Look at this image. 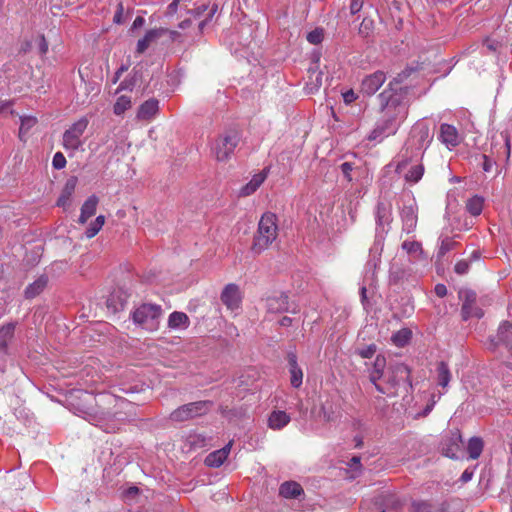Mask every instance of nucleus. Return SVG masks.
<instances>
[{"label":"nucleus","instance_id":"obj_26","mask_svg":"<svg viewBox=\"0 0 512 512\" xmlns=\"http://www.w3.org/2000/svg\"><path fill=\"white\" fill-rule=\"evenodd\" d=\"M391 205L384 202H378L376 207V224L378 227L384 228L391 222Z\"/></svg>","mask_w":512,"mask_h":512},{"label":"nucleus","instance_id":"obj_5","mask_svg":"<svg viewBox=\"0 0 512 512\" xmlns=\"http://www.w3.org/2000/svg\"><path fill=\"white\" fill-rule=\"evenodd\" d=\"M212 402L197 401L182 405L170 414V419L175 422H184L195 417L205 415L210 411Z\"/></svg>","mask_w":512,"mask_h":512},{"label":"nucleus","instance_id":"obj_37","mask_svg":"<svg viewBox=\"0 0 512 512\" xmlns=\"http://www.w3.org/2000/svg\"><path fill=\"white\" fill-rule=\"evenodd\" d=\"M413 72H415L414 68H406V69H404L396 77H394L392 81H390L389 89H387V90L394 94V92H396L398 90L397 85H399L405 79H407Z\"/></svg>","mask_w":512,"mask_h":512},{"label":"nucleus","instance_id":"obj_28","mask_svg":"<svg viewBox=\"0 0 512 512\" xmlns=\"http://www.w3.org/2000/svg\"><path fill=\"white\" fill-rule=\"evenodd\" d=\"M76 187V179L70 178L67 180L58 200H57V206L66 208L70 204V199L72 194L74 193Z\"/></svg>","mask_w":512,"mask_h":512},{"label":"nucleus","instance_id":"obj_9","mask_svg":"<svg viewBox=\"0 0 512 512\" xmlns=\"http://www.w3.org/2000/svg\"><path fill=\"white\" fill-rule=\"evenodd\" d=\"M389 369L391 375L388 379V383L394 388H398L403 385L406 392H408V388H412L410 368L404 363H395L391 365Z\"/></svg>","mask_w":512,"mask_h":512},{"label":"nucleus","instance_id":"obj_15","mask_svg":"<svg viewBox=\"0 0 512 512\" xmlns=\"http://www.w3.org/2000/svg\"><path fill=\"white\" fill-rule=\"evenodd\" d=\"M398 123H394L391 119H383V121L372 130L368 139L370 141L377 140L383 136L395 134L398 129Z\"/></svg>","mask_w":512,"mask_h":512},{"label":"nucleus","instance_id":"obj_63","mask_svg":"<svg viewBox=\"0 0 512 512\" xmlns=\"http://www.w3.org/2000/svg\"><path fill=\"white\" fill-rule=\"evenodd\" d=\"M485 45L487 46V48L491 51H496L499 47V42L498 41H495V40H491V39H486L485 40Z\"/></svg>","mask_w":512,"mask_h":512},{"label":"nucleus","instance_id":"obj_56","mask_svg":"<svg viewBox=\"0 0 512 512\" xmlns=\"http://www.w3.org/2000/svg\"><path fill=\"white\" fill-rule=\"evenodd\" d=\"M267 177V173L265 170H263L262 172L256 174L253 176V178L251 180H253V182L258 185V187H260V185L264 182V180L266 179Z\"/></svg>","mask_w":512,"mask_h":512},{"label":"nucleus","instance_id":"obj_58","mask_svg":"<svg viewBox=\"0 0 512 512\" xmlns=\"http://www.w3.org/2000/svg\"><path fill=\"white\" fill-rule=\"evenodd\" d=\"M435 294L438 297H445L447 295V288L444 284H437L434 288Z\"/></svg>","mask_w":512,"mask_h":512},{"label":"nucleus","instance_id":"obj_2","mask_svg":"<svg viewBox=\"0 0 512 512\" xmlns=\"http://www.w3.org/2000/svg\"><path fill=\"white\" fill-rule=\"evenodd\" d=\"M277 216L272 212L264 213L258 223L257 232L254 235L251 250L260 254L266 250L277 238Z\"/></svg>","mask_w":512,"mask_h":512},{"label":"nucleus","instance_id":"obj_20","mask_svg":"<svg viewBox=\"0 0 512 512\" xmlns=\"http://www.w3.org/2000/svg\"><path fill=\"white\" fill-rule=\"evenodd\" d=\"M441 141L447 146L455 147L459 144V136L457 129L449 124H442L440 126Z\"/></svg>","mask_w":512,"mask_h":512},{"label":"nucleus","instance_id":"obj_8","mask_svg":"<svg viewBox=\"0 0 512 512\" xmlns=\"http://www.w3.org/2000/svg\"><path fill=\"white\" fill-rule=\"evenodd\" d=\"M88 126V120L81 118L73 123L63 134V146L66 150L76 151L82 145L81 137Z\"/></svg>","mask_w":512,"mask_h":512},{"label":"nucleus","instance_id":"obj_31","mask_svg":"<svg viewBox=\"0 0 512 512\" xmlns=\"http://www.w3.org/2000/svg\"><path fill=\"white\" fill-rule=\"evenodd\" d=\"M386 366V359L382 355H377L373 363V370L370 373L369 379L372 383L377 382L382 376Z\"/></svg>","mask_w":512,"mask_h":512},{"label":"nucleus","instance_id":"obj_43","mask_svg":"<svg viewBox=\"0 0 512 512\" xmlns=\"http://www.w3.org/2000/svg\"><path fill=\"white\" fill-rule=\"evenodd\" d=\"M402 248L408 254H411V255L422 254V252H423L421 243H419L417 241H404L402 243Z\"/></svg>","mask_w":512,"mask_h":512},{"label":"nucleus","instance_id":"obj_14","mask_svg":"<svg viewBox=\"0 0 512 512\" xmlns=\"http://www.w3.org/2000/svg\"><path fill=\"white\" fill-rule=\"evenodd\" d=\"M15 324L8 323L0 327V357L5 358L10 354L9 344L14 338Z\"/></svg>","mask_w":512,"mask_h":512},{"label":"nucleus","instance_id":"obj_30","mask_svg":"<svg viewBox=\"0 0 512 512\" xmlns=\"http://www.w3.org/2000/svg\"><path fill=\"white\" fill-rule=\"evenodd\" d=\"M290 422V416L285 411H273L268 419L269 427L281 429Z\"/></svg>","mask_w":512,"mask_h":512},{"label":"nucleus","instance_id":"obj_60","mask_svg":"<svg viewBox=\"0 0 512 512\" xmlns=\"http://www.w3.org/2000/svg\"><path fill=\"white\" fill-rule=\"evenodd\" d=\"M357 98L353 90H349L343 94V99L346 104L352 103Z\"/></svg>","mask_w":512,"mask_h":512},{"label":"nucleus","instance_id":"obj_36","mask_svg":"<svg viewBox=\"0 0 512 512\" xmlns=\"http://www.w3.org/2000/svg\"><path fill=\"white\" fill-rule=\"evenodd\" d=\"M223 463L224 448L210 453L205 459V464L209 467H220Z\"/></svg>","mask_w":512,"mask_h":512},{"label":"nucleus","instance_id":"obj_34","mask_svg":"<svg viewBox=\"0 0 512 512\" xmlns=\"http://www.w3.org/2000/svg\"><path fill=\"white\" fill-rule=\"evenodd\" d=\"M131 105V98L126 95H121L117 98L114 104L113 112L115 115H122L126 110L131 108Z\"/></svg>","mask_w":512,"mask_h":512},{"label":"nucleus","instance_id":"obj_64","mask_svg":"<svg viewBox=\"0 0 512 512\" xmlns=\"http://www.w3.org/2000/svg\"><path fill=\"white\" fill-rule=\"evenodd\" d=\"M179 0H173L167 7V13L173 15L177 12Z\"/></svg>","mask_w":512,"mask_h":512},{"label":"nucleus","instance_id":"obj_10","mask_svg":"<svg viewBox=\"0 0 512 512\" xmlns=\"http://www.w3.org/2000/svg\"><path fill=\"white\" fill-rule=\"evenodd\" d=\"M462 437L460 432H451L449 436L442 439L439 445L441 454L451 459H458V452L461 451Z\"/></svg>","mask_w":512,"mask_h":512},{"label":"nucleus","instance_id":"obj_62","mask_svg":"<svg viewBox=\"0 0 512 512\" xmlns=\"http://www.w3.org/2000/svg\"><path fill=\"white\" fill-rule=\"evenodd\" d=\"M410 163V159L408 157H405L403 160H401L397 166H396V172L397 173H401L406 167L407 165Z\"/></svg>","mask_w":512,"mask_h":512},{"label":"nucleus","instance_id":"obj_55","mask_svg":"<svg viewBox=\"0 0 512 512\" xmlns=\"http://www.w3.org/2000/svg\"><path fill=\"white\" fill-rule=\"evenodd\" d=\"M134 84H135V82L133 80L125 79L123 82L120 83L116 92H120L122 90H130L131 91L134 87Z\"/></svg>","mask_w":512,"mask_h":512},{"label":"nucleus","instance_id":"obj_27","mask_svg":"<svg viewBox=\"0 0 512 512\" xmlns=\"http://www.w3.org/2000/svg\"><path fill=\"white\" fill-rule=\"evenodd\" d=\"M158 111V101L149 99L145 101L138 109L137 118L140 120H150Z\"/></svg>","mask_w":512,"mask_h":512},{"label":"nucleus","instance_id":"obj_52","mask_svg":"<svg viewBox=\"0 0 512 512\" xmlns=\"http://www.w3.org/2000/svg\"><path fill=\"white\" fill-rule=\"evenodd\" d=\"M340 169H341V172L343 173L344 177L349 181L351 182L352 181V177H351V172L353 171L354 169V166L351 162H344L340 165Z\"/></svg>","mask_w":512,"mask_h":512},{"label":"nucleus","instance_id":"obj_16","mask_svg":"<svg viewBox=\"0 0 512 512\" xmlns=\"http://www.w3.org/2000/svg\"><path fill=\"white\" fill-rule=\"evenodd\" d=\"M242 293L235 284L226 285V308L232 311L241 309Z\"/></svg>","mask_w":512,"mask_h":512},{"label":"nucleus","instance_id":"obj_38","mask_svg":"<svg viewBox=\"0 0 512 512\" xmlns=\"http://www.w3.org/2000/svg\"><path fill=\"white\" fill-rule=\"evenodd\" d=\"M483 202V198L474 196L467 201L466 208L471 215L478 216L482 212Z\"/></svg>","mask_w":512,"mask_h":512},{"label":"nucleus","instance_id":"obj_59","mask_svg":"<svg viewBox=\"0 0 512 512\" xmlns=\"http://www.w3.org/2000/svg\"><path fill=\"white\" fill-rule=\"evenodd\" d=\"M39 51L42 55L48 51V43L43 35L39 37Z\"/></svg>","mask_w":512,"mask_h":512},{"label":"nucleus","instance_id":"obj_40","mask_svg":"<svg viewBox=\"0 0 512 512\" xmlns=\"http://www.w3.org/2000/svg\"><path fill=\"white\" fill-rule=\"evenodd\" d=\"M37 123V119L32 116H26L21 118V124L19 128V137L24 140L29 130Z\"/></svg>","mask_w":512,"mask_h":512},{"label":"nucleus","instance_id":"obj_54","mask_svg":"<svg viewBox=\"0 0 512 512\" xmlns=\"http://www.w3.org/2000/svg\"><path fill=\"white\" fill-rule=\"evenodd\" d=\"M363 2H364V0H351L350 13L353 15L358 13L363 6Z\"/></svg>","mask_w":512,"mask_h":512},{"label":"nucleus","instance_id":"obj_17","mask_svg":"<svg viewBox=\"0 0 512 512\" xmlns=\"http://www.w3.org/2000/svg\"><path fill=\"white\" fill-rule=\"evenodd\" d=\"M166 33V30L163 28L151 29L146 32L145 36L142 39H139L136 46V53L142 54L144 53L151 43L155 42L158 38Z\"/></svg>","mask_w":512,"mask_h":512},{"label":"nucleus","instance_id":"obj_46","mask_svg":"<svg viewBox=\"0 0 512 512\" xmlns=\"http://www.w3.org/2000/svg\"><path fill=\"white\" fill-rule=\"evenodd\" d=\"M456 242L452 241L449 238H446L442 240L439 251H438V258H442L447 252L453 250L456 246Z\"/></svg>","mask_w":512,"mask_h":512},{"label":"nucleus","instance_id":"obj_39","mask_svg":"<svg viewBox=\"0 0 512 512\" xmlns=\"http://www.w3.org/2000/svg\"><path fill=\"white\" fill-rule=\"evenodd\" d=\"M105 223V217L103 215H99L96 219L90 223L88 228L85 231V235L88 239L93 238L103 227Z\"/></svg>","mask_w":512,"mask_h":512},{"label":"nucleus","instance_id":"obj_48","mask_svg":"<svg viewBox=\"0 0 512 512\" xmlns=\"http://www.w3.org/2000/svg\"><path fill=\"white\" fill-rule=\"evenodd\" d=\"M404 274H405V272L403 269L393 265L390 269V275H389L390 282L395 283V284L398 283L399 281H401L403 279Z\"/></svg>","mask_w":512,"mask_h":512},{"label":"nucleus","instance_id":"obj_18","mask_svg":"<svg viewBox=\"0 0 512 512\" xmlns=\"http://www.w3.org/2000/svg\"><path fill=\"white\" fill-rule=\"evenodd\" d=\"M49 282L48 276L43 274L40 275L33 283L29 284L25 291L24 296L26 299H33L40 295L47 287Z\"/></svg>","mask_w":512,"mask_h":512},{"label":"nucleus","instance_id":"obj_21","mask_svg":"<svg viewBox=\"0 0 512 512\" xmlns=\"http://www.w3.org/2000/svg\"><path fill=\"white\" fill-rule=\"evenodd\" d=\"M403 230L407 233L414 231L417 225V214L413 206H404L401 212Z\"/></svg>","mask_w":512,"mask_h":512},{"label":"nucleus","instance_id":"obj_44","mask_svg":"<svg viewBox=\"0 0 512 512\" xmlns=\"http://www.w3.org/2000/svg\"><path fill=\"white\" fill-rule=\"evenodd\" d=\"M411 332L409 330L403 329L401 331H398L396 334L393 335L392 341L397 346H404L408 340L410 339Z\"/></svg>","mask_w":512,"mask_h":512},{"label":"nucleus","instance_id":"obj_3","mask_svg":"<svg viewBox=\"0 0 512 512\" xmlns=\"http://www.w3.org/2000/svg\"><path fill=\"white\" fill-rule=\"evenodd\" d=\"M162 315L160 305L144 303L132 313L133 321L149 331H155L159 327V320Z\"/></svg>","mask_w":512,"mask_h":512},{"label":"nucleus","instance_id":"obj_33","mask_svg":"<svg viewBox=\"0 0 512 512\" xmlns=\"http://www.w3.org/2000/svg\"><path fill=\"white\" fill-rule=\"evenodd\" d=\"M483 440L480 437H472L468 442V453L471 459H477L483 451Z\"/></svg>","mask_w":512,"mask_h":512},{"label":"nucleus","instance_id":"obj_12","mask_svg":"<svg viewBox=\"0 0 512 512\" xmlns=\"http://www.w3.org/2000/svg\"><path fill=\"white\" fill-rule=\"evenodd\" d=\"M385 80V73L382 71H376L363 79L361 92L367 96H371L383 85Z\"/></svg>","mask_w":512,"mask_h":512},{"label":"nucleus","instance_id":"obj_50","mask_svg":"<svg viewBox=\"0 0 512 512\" xmlns=\"http://www.w3.org/2000/svg\"><path fill=\"white\" fill-rule=\"evenodd\" d=\"M52 165L55 169H62L66 165V159L61 152L55 153L52 160Z\"/></svg>","mask_w":512,"mask_h":512},{"label":"nucleus","instance_id":"obj_4","mask_svg":"<svg viewBox=\"0 0 512 512\" xmlns=\"http://www.w3.org/2000/svg\"><path fill=\"white\" fill-rule=\"evenodd\" d=\"M379 106L385 119H391L394 123L399 124L405 118V105L401 103L399 97L388 90H384L379 95Z\"/></svg>","mask_w":512,"mask_h":512},{"label":"nucleus","instance_id":"obj_32","mask_svg":"<svg viewBox=\"0 0 512 512\" xmlns=\"http://www.w3.org/2000/svg\"><path fill=\"white\" fill-rule=\"evenodd\" d=\"M451 380V373L448 365L444 361H440L437 365V384L442 388H446Z\"/></svg>","mask_w":512,"mask_h":512},{"label":"nucleus","instance_id":"obj_22","mask_svg":"<svg viewBox=\"0 0 512 512\" xmlns=\"http://www.w3.org/2000/svg\"><path fill=\"white\" fill-rule=\"evenodd\" d=\"M279 494L287 499H296L300 495L304 494V490L299 483L295 481H286L281 484Z\"/></svg>","mask_w":512,"mask_h":512},{"label":"nucleus","instance_id":"obj_42","mask_svg":"<svg viewBox=\"0 0 512 512\" xmlns=\"http://www.w3.org/2000/svg\"><path fill=\"white\" fill-rule=\"evenodd\" d=\"M240 141V135L237 131H229V134L226 135V156L229 152H232L235 147H237Z\"/></svg>","mask_w":512,"mask_h":512},{"label":"nucleus","instance_id":"obj_25","mask_svg":"<svg viewBox=\"0 0 512 512\" xmlns=\"http://www.w3.org/2000/svg\"><path fill=\"white\" fill-rule=\"evenodd\" d=\"M323 72L317 66L308 69V80L306 89L309 93H314L322 86Z\"/></svg>","mask_w":512,"mask_h":512},{"label":"nucleus","instance_id":"obj_61","mask_svg":"<svg viewBox=\"0 0 512 512\" xmlns=\"http://www.w3.org/2000/svg\"><path fill=\"white\" fill-rule=\"evenodd\" d=\"M256 191L249 183L243 186L240 190V196H249Z\"/></svg>","mask_w":512,"mask_h":512},{"label":"nucleus","instance_id":"obj_23","mask_svg":"<svg viewBox=\"0 0 512 512\" xmlns=\"http://www.w3.org/2000/svg\"><path fill=\"white\" fill-rule=\"evenodd\" d=\"M98 203L99 199L95 195H91L90 197L87 198V200L83 203L81 207V214L78 220L79 223H86L87 220L96 213Z\"/></svg>","mask_w":512,"mask_h":512},{"label":"nucleus","instance_id":"obj_35","mask_svg":"<svg viewBox=\"0 0 512 512\" xmlns=\"http://www.w3.org/2000/svg\"><path fill=\"white\" fill-rule=\"evenodd\" d=\"M424 174V166L417 164L412 166L409 171L404 175V179L410 183H417Z\"/></svg>","mask_w":512,"mask_h":512},{"label":"nucleus","instance_id":"obj_13","mask_svg":"<svg viewBox=\"0 0 512 512\" xmlns=\"http://www.w3.org/2000/svg\"><path fill=\"white\" fill-rule=\"evenodd\" d=\"M402 506L403 503L394 494L381 495L375 501V507L379 512H398Z\"/></svg>","mask_w":512,"mask_h":512},{"label":"nucleus","instance_id":"obj_24","mask_svg":"<svg viewBox=\"0 0 512 512\" xmlns=\"http://www.w3.org/2000/svg\"><path fill=\"white\" fill-rule=\"evenodd\" d=\"M190 325L189 317L184 312L174 311L168 317V327L173 330H184Z\"/></svg>","mask_w":512,"mask_h":512},{"label":"nucleus","instance_id":"obj_6","mask_svg":"<svg viewBox=\"0 0 512 512\" xmlns=\"http://www.w3.org/2000/svg\"><path fill=\"white\" fill-rule=\"evenodd\" d=\"M459 299L462 300L461 317L467 321L471 317L482 318L483 310L477 305V294L471 289H462L458 292Z\"/></svg>","mask_w":512,"mask_h":512},{"label":"nucleus","instance_id":"obj_51","mask_svg":"<svg viewBox=\"0 0 512 512\" xmlns=\"http://www.w3.org/2000/svg\"><path fill=\"white\" fill-rule=\"evenodd\" d=\"M376 350H377L376 345L375 344H370L366 348L358 350L357 353L362 358H371L375 354Z\"/></svg>","mask_w":512,"mask_h":512},{"label":"nucleus","instance_id":"obj_11","mask_svg":"<svg viewBox=\"0 0 512 512\" xmlns=\"http://www.w3.org/2000/svg\"><path fill=\"white\" fill-rule=\"evenodd\" d=\"M288 299H289L288 295L283 292L279 293V294H274V295L268 296L266 298L267 311L270 313H282V312L297 313L299 311V309L297 308V306L290 309Z\"/></svg>","mask_w":512,"mask_h":512},{"label":"nucleus","instance_id":"obj_53","mask_svg":"<svg viewBox=\"0 0 512 512\" xmlns=\"http://www.w3.org/2000/svg\"><path fill=\"white\" fill-rule=\"evenodd\" d=\"M221 139L216 140L215 144L212 146V152L215 154L217 160H222L224 158V152L221 149Z\"/></svg>","mask_w":512,"mask_h":512},{"label":"nucleus","instance_id":"obj_47","mask_svg":"<svg viewBox=\"0 0 512 512\" xmlns=\"http://www.w3.org/2000/svg\"><path fill=\"white\" fill-rule=\"evenodd\" d=\"M373 28L374 21L369 18H364L360 24L359 33L364 37H368L372 32Z\"/></svg>","mask_w":512,"mask_h":512},{"label":"nucleus","instance_id":"obj_49","mask_svg":"<svg viewBox=\"0 0 512 512\" xmlns=\"http://www.w3.org/2000/svg\"><path fill=\"white\" fill-rule=\"evenodd\" d=\"M470 263L467 260H460L455 264L454 271L458 275H464L469 271Z\"/></svg>","mask_w":512,"mask_h":512},{"label":"nucleus","instance_id":"obj_29","mask_svg":"<svg viewBox=\"0 0 512 512\" xmlns=\"http://www.w3.org/2000/svg\"><path fill=\"white\" fill-rule=\"evenodd\" d=\"M127 303V296L121 291H114L107 299V307L113 312L123 310Z\"/></svg>","mask_w":512,"mask_h":512},{"label":"nucleus","instance_id":"obj_1","mask_svg":"<svg viewBox=\"0 0 512 512\" xmlns=\"http://www.w3.org/2000/svg\"><path fill=\"white\" fill-rule=\"evenodd\" d=\"M102 402L108 407L83 412V418L105 432H115L120 423L135 414V406L130 401L113 395L104 396Z\"/></svg>","mask_w":512,"mask_h":512},{"label":"nucleus","instance_id":"obj_41","mask_svg":"<svg viewBox=\"0 0 512 512\" xmlns=\"http://www.w3.org/2000/svg\"><path fill=\"white\" fill-rule=\"evenodd\" d=\"M433 505L427 500H414L411 502L409 512H432Z\"/></svg>","mask_w":512,"mask_h":512},{"label":"nucleus","instance_id":"obj_57","mask_svg":"<svg viewBox=\"0 0 512 512\" xmlns=\"http://www.w3.org/2000/svg\"><path fill=\"white\" fill-rule=\"evenodd\" d=\"M482 158H483V164H482L483 170L485 172H490L493 167L494 162L486 155H482Z\"/></svg>","mask_w":512,"mask_h":512},{"label":"nucleus","instance_id":"obj_45","mask_svg":"<svg viewBox=\"0 0 512 512\" xmlns=\"http://www.w3.org/2000/svg\"><path fill=\"white\" fill-rule=\"evenodd\" d=\"M324 31L322 28H316L307 34V41L311 44L317 45L323 41Z\"/></svg>","mask_w":512,"mask_h":512},{"label":"nucleus","instance_id":"obj_7","mask_svg":"<svg viewBox=\"0 0 512 512\" xmlns=\"http://www.w3.org/2000/svg\"><path fill=\"white\" fill-rule=\"evenodd\" d=\"M487 349L494 352L499 346L512 351V322L503 321L495 335H490L486 342Z\"/></svg>","mask_w":512,"mask_h":512},{"label":"nucleus","instance_id":"obj_19","mask_svg":"<svg viewBox=\"0 0 512 512\" xmlns=\"http://www.w3.org/2000/svg\"><path fill=\"white\" fill-rule=\"evenodd\" d=\"M287 361L289 364V371L291 374V385L295 388H298L302 384L303 372L297 364L296 354L293 352L288 353Z\"/></svg>","mask_w":512,"mask_h":512}]
</instances>
